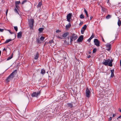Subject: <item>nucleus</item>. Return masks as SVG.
Masks as SVG:
<instances>
[{
    "instance_id": "f257e3e1",
    "label": "nucleus",
    "mask_w": 121,
    "mask_h": 121,
    "mask_svg": "<svg viewBox=\"0 0 121 121\" xmlns=\"http://www.w3.org/2000/svg\"><path fill=\"white\" fill-rule=\"evenodd\" d=\"M17 73V70H15L5 80L7 83H8L14 77Z\"/></svg>"
},
{
    "instance_id": "f03ea898",
    "label": "nucleus",
    "mask_w": 121,
    "mask_h": 121,
    "mask_svg": "<svg viewBox=\"0 0 121 121\" xmlns=\"http://www.w3.org/2000/svg\"><path fill=\"white\" fill-rule=\"evenodd\" d=\"M113 61L112 59L110 60V59H108L105 60V61L102 62V64L105 66L108 65L110 67L112 66V63Z\"/></svg>"
},
{
    "instance_id": "7ed1b4c3",
    "label": "nucleus",
    "mask_w": 121,
    "mask_h": 121,
    "mask_svg": "<svg viewBox=\"0 0 121 121\" xmlns=\"http://www.w3.org/2000/svg\"><path fill=\"white\" fill-rule=\"evenodd\" d=\"M78 37V36L77 35L74 34H72L71 35L70 37V41L71 43L73 40H75Z\"/></svg>"
},
{
    "instance_id": "20e7f679",
    "label": "nucleus",
    "mask_w": 121,
    "mask_h": 121,
    "mask_svg": "<svg viewBox=\"0 0 121 121\" xmlns=\"http://www.w3.org/2000/svg\"><path fill=\"white\" fill-rule=\"evenodd\" d=\"M28 21L30 27L31 28L33 25L34 21L33 19H29Z\"/></svg>"
},
{
    "instance_id": "39448f33",
    "label": "nucleus",
    "mask_w": 121,
    "mask_h": 121,
    "mask_svg": "<svg viewBox=\"0 0 121 121\" xmlns=\"http://www.w3.org/2000/svg\"><path fill=\"white\" fill-rule=\"evenodd\" d=\"M86 97L89 98L91 94L90 91L88 89H87L86 91Z\"/></svg>"
},
{
    "instance_id": "423d86ee",
    "label": "nucleus",
    "mask_w": 121,
    "mask_h": 121,
    "mask_svg": "<svg viewBox=\"0 0 121 121\" xmlns=\"http://www.w3.org/2000/svg\"><path fill=\"white\" fill-rule=\"evenodd\" d=\"M94 42L95 45L97 47L99 46V42L97 39H95L94 40Z\"/></svg>"
},
{
    "instance_id": "0eeeda50",
    "label": "nucleus",
    "mask_w": 121,
    "mask_h": 121,
    "mask_svg": "<svg viewBox=\"0 0 121 121\" xmlns=\"http://www.w3.org/2000/svg\"><path fill=\"white\" fill-rule=\"evenodd\" d=\"M45 37L43 36H41L39 38V39H38V43H43L44 40V39Z\"/></svg>"
},
{
    "instance_id": "6e6552de",
    "label": "nucleus",
    "mask_w": 121,
    "mask_h": 121,
    "mask_svg": "<svg viewBox=\"0 0 121 121\" xmlns=\"http://www.w3.org/2000/svg\"><path fill=\"white\" fill-rule=\"evenodd\" d=\"M74 103L73 102L71 103H68L67 104V106L69 108H72L73 107V105Z\"/></svg>"
},
{
    "instance_id": "1a4fd4ad",
    "label": "nucleus",
    "mask_w": 121,
    "mask_h": 121,
    "mask_svg": "<svg viewBox=\"0 0 121 121\" xmlns=\"http://www.w3.org/2000/svg\"><path fill=\"white\" fill-rule=\"evenodd\" d=\"M72 14L71 13H69L67 15V21L69 22L70 21V19L71 18Z\"/></svg>"
},
{
    "instance_id": "9d476101",
    "label": "nucleus",
    "mask_w": 121,
    "mask_h": 121,
    "mask_svg": "<svg viewBox=\"0 0 121 121\" xmlns=\"http://www.w3.org/2000/svg\"><path fill=\"white\" fill-rule=\"evenodd\" d=\"M106 47L108 48L106 49L107 51H109L111 49V45L109 43H108L106 45Z\"/></svg>"
},
{
    "instance_id": "9b49d317",
    "label": "nucleus",
    "mask_w": 121,
    "mask_h": 121,
    "mask_svg": "<svg viewBox=\"0 0 121 121\" xmlns=\"http://www.w3.org/2000/svg\"><path fill=\"white\" fill-rule=\"evenodd\" d=\"M83 36L81 35L77 39L78 42H81L83 39Z\"/></svg>"
},
{
    "instance_id": "f8f14e48",
    "label": "nucleus",
    "mask_w": 121,
    "mask_h": 121,
    "mask_svg": "<svg viewBox=\"0 0 121 121\" xmlns=\"http://www.w3.org/2000/svg\"><path fill=\"white\" fill-rule=\"evenodd\" d=\"M32 97H37L38 96V93L34 92L32 93L31 95Z\"/></svg>"
},
{
    "instance_id": "ddd939ff",
    "label": "nucleus",
    "mask_w": 121,
    "mask_h": 121,
    "mask_svg": "<svg viewBox=\"0 0 121 121\" xmlns=\"http://www.w3.org/2000/svg\"><path fill=\"white\" fill-rule=\"evenodd\" d=\"M45 71L44 69H42L41 70L40 73L41 74L42 76H43L44 74L45 73Z\"/></svg>"
},
{
    "instance_id": "4468645a",
    "label": "nucleus",
    "mask_w": 121,
    "mask_h": 121,
    "mask_svg": "<svg viewBox=\"0 0 121 121\" xmlns=\"http://www.w3.org/2000/svg\"><path fill=\"white\" fill-rule=\"evenodd\" d=\"M42 4V3L41 1L39 2L38 4V9H39L40 10H41L42 8V7H41Z\"/></svg>"
},
{
    "instance_id": "2eb2a0df",
    "label": "nucleus",
    "mask_w": 121,
    "mask_h": 121,
    "mask_svg": "<svg viewBox=\"0 0 121 121\" xmlns=\"http://www.w3.org/2000/svg\"><path fill=\"white\" fill-rule=\"evenodd\" d=\"M111 77H112L114 76V70L113 69L111 70Z\"/></svg>"
},
{
    "instance_id": "dca6fc26",
    "label": "nucleus",
    "mask_w": 121,
    "mask_h": 121,
    "mask_svg": "<svg viewBox=\"0 0 121 121\" xmlns=\"http://www.w3.org/2000/svg\"><path fill=\"white\" fill-rule=\"evenodd\" d=\"M68 34V33H64L62 35V37L64 38H65L67 36Z\"/></svg>"
},
{
    "instance_id": "f3484780",
    "label": "nucleus",
    "mask_w": 121,
    "mask_h": 121,
    "mask_svg": "<svg viewBox=\"0 0 121 121\" xmlns=\"http://www.w3.org/2000/svg\"><path fill=\"white\" fill-rule=\"evenodd\" d=\"M22 35V33L21 32H19L17 34V36L18 38H20Z\"/></svg>"
},
{
    "instance_id": "a211bd4d",
    "label": "nucleus",
    "mask_w": 121,
    "mask_h": 121,
    "mask_svg": "<svg viewBox=\"0 0 121 121\" xmlns=\"http://www.w3.org/2000/svg\"><path fill=\"white\" fill-rule=\"evenodd\" d=\"M117 24L119 26H121V21L120 19H118L117 22Z\"/></svg>"
},
{
    "instance_id": "6ab92c4d",
    "label": "nucleus",
    "mask_w": 121,
    "mask_h": 121,
    "mask_svg": "<svg viewBox=\"0 0 121 121\" xmlns=\"http://www.w3.org/2000/svg\"><path fill=\"white\" fill-rule=\"evenodd\" d=\"M44 28H39V29H38V31L39 32H42L43 31V30L44 29Z\"/></svg>"
},
{
    "instance_id": "aec40b11",
    "label": "nucleus",
    "mask_w": 121,
    "mask_h": 121,
    "mask_svg": "<svg viewBox=\"0 0 121 121\" xmlns=\"http://www.w3.org/2000/svg\"><path fill=\"white\" fill-rule=\"evenodd\" d=\"M71 26V25L70 24V23H69L67 25H66V26H65V27H66V29H68V28H69Z\"/></svg>"
},
{
    "instance_id": "412c9836",
    "label": "nucleus",
    "mask_w": 121,
    "mask_h": 121,
    "mask_svg": "<svg viewBox=\"0 0 121 121\" xmlns=\"http://www.w3.org/2000/svg\"><path fill=\"white\" fill-rule=\"evenodd\" d=\"M12 40L11 39H7L6 40V41H5V43H7L11 41Z\"/></svg>"
},
{
    "instance_id": "4be33fe9",
    "label": "nucleus",
    "mask_w": 121,
    "mask_h": 121,
    "mask_svg": "<svg viewBox=\"0 0 121 121\" xmlns=\"http://www.w3.org/2000/svg\"><path fill=\"white\" fill-rule=\"evenodd\" d=\"M86 25H84L82 27V29L85 30L86 28Z\"/></svg>"
},
{
    "instance_id": "5701e85b",
    "label": "nucleus",
    "mask_w": 121,
    "mask_h": 121,
    "mask_svg": "<svg viewBox=\"0 0 121 121\" xmlns=\"http://www.w3.org/2000/svg\"><path fill=\"white\" fill-rule=\"evenodd\" d=\"M13 56V55H12L10 56L7 59V60H9L10 59H11L12 58Z\"/></svg>"
},
{
    "instance_id": "b1692460",
    "label": "nucleus",
    "mask_w": 121,
    "mask_h": 121,
    "mask_svg": "<svg viewBox=\"0 0 121 121\" xmlns=\"http://www.w3.org/2000/svg\"><path fill=\"white\" fill-rule=\"evenodd\" d=\"M80 17L81 19L84 18V16L83 14H82L80 15Z\"/></svg>"
},
{
    "instance_id": "393cba45",
    "label": "nucleus",
    "mask_w": 121,
    "mask_h": 121,
    "mask_svg": "<svg viewBox=\"0 0 121 121\" xmlns=\"http://www.w3.org/2000/svg\"><path fill=\"white\" fill-rule=\"evenodd\" d=\"M20 3V1H16L15 2V4L16 5L19 4Z\"/></svg>"
},
{
    "instance_id": "a878e982",
    "label": "nucleus",
    "mask_w": 121,
    "mask_h": 121,
    "mask_svg": "<svg viewBox=\"0 0 121 121\" xmlns=\"http://www.w3.org/2000/svg\"><path fill=\"white\" fill-rule=\"evenodd\" d=\"M14 11L16 13H17V14H19L17 9H14Z\"/></svg>"
},
{
    "instance_id": "bb28decb",
    "label": "nucleus",
    "mask_w": 121,
    "mask_h": 121,
    "mask_svg": "<svg viewBox=\"0 0 121 121\" xmlns=\"http://www.w3.org/2000/svg\"><path fill=\"white\" fill-rule=\"evenodd\" d=\"M111 17V16L110 15H108L106 17V18L107 19H108Z\"/></svg>"
},
{
    "instance_id": "cd10ccee",
    "label": "nucleus",
    "mask_w": 121,
    "mask_h": 121,
    "mask_svg": "<svg viewBox=\"0 0 121 121\" xmlns=\"http://www.w3.org/2000/svg\"><path fill=\"white\" fill-rule=\"evenodd\" d=\"M14 28L15 30L16 31H17V26H15L14 27Z\"/></svg>"
},
{
    "instance_id": "c85d7f7f",
    "label": "nucleus",
    "mask_w": 121,
    "mask_h": 121,
    "mask_svg": "<svg viewBox=\"0 0 121 121\" xmlns=\"http://www.w3.org/2000/svg\"><path fill=\"white\" fill-rule=\"evenodd\" d=\"M38 58L37 53L36 55L35 56V59H37Z\"/></svg>"
},
{
    "instance_id": "c756f323",
    "label": "nucleus",
    "mask_w": 121,
    "mask_h": 121,
    "mask_svg": "<svg viewBox=\"0 0 121 121\" xmlns=\"http://www.w3.org/2000/svg\"><path fill=\"white\" fill-rule=\"evenodd\" d=\"M27 0H24L23 1L22 3V4H24L25 3H26V2Z\"/></svg>"
},
{
    "instance_id": "7c9ffc66",
    "label": "nucleus",
    "mask_w": 121,
    "mask_h": 121,
    "mask_svg": "<svg viewBox=\"0 0 121 121\" xmlns=\"http://www.w3.org/2000/svg\"><path fill=\"white\" fill-rule=\"evenodd\" d=\"M85 30L82 29L81 30V33L82 34H83L84 33Z\"/></svg>"
},
{
    "instance_id": "2f4dec72",
    "label": "nucleus",
    "mask_w": 121,
    "mask_h": 121,
    "mask_svg": "<svg viewBox=\"0 0 121 121\" xmlns=\"http://www.w3.org/2000/svg\"><path fill=\"white\" fill-rule=\"evenodd\" d=\"M96 51V48H94L93 51V53H95Z\"/></svg>"
},
{
    "instance_id": "473e14b6",
    "label": "nucleus",
    "mask_w": 121,
    "mask_h": 121,
    "mask_svg": "<svg viewBox=\"0 0 121 121\" xmlns=\"http://www.w3.org/2000/svg\"><path fill=\"white\" fill-rule=\"evenodd\" d=\"M61 32V31L60 30H56V33L59 32Z\"/></svg>"
},
{
    "instance_id": "72a5a7b5",
    "label": "nucleus",
    "mask_w": 121,
    "mask_h": 121,
    "mask_svg": "<svg viewBox=\"0 0 121 121\" xmlns=\"http://www.w3.org/2000/svg\"><path fill=\"white\" fill-rule=\"evenodd\" d=\"M53 43V41L52 40H51L49 41V43Z\"/></svg>"
},
{
    "instance_id": "f704fd0d",
    "label": "nucleus",
    "mask_w": 121,
    "mask_h": 121,
    "mask_svg": "<svg viewBox=\"0 0 121 121\" xmlns=\"http://www.w3.org/2000/svg\"><path fill=\"white\" fill-rule=\"evenodd\" d=\"M94 37V35L93 34L92 35V36H91V37L90 38L91 39H92V38H93Z\"/></svg>"
},
{
    "instance_id": "c9c22d12",
    "label": "nucleus",
    "mask_w": 121,
    "mask_h": 121,
    "mask_svg": "<svg viewBox=\"0 0 121 121\" xmlns=\"http://www.w3.org/2000/svg\"><path fill=\"white\" fill-rule=\"evenodd\" d=\"M84 11L85 12L86 14L87 13V11L86 10V9H84Z\"/></svg>"
},
{
    "instance_id": "e433bc0d",
    "label": "nucleus",
    "mask_w": 121,
    "mask_h": 121,
    "mask_svg": "<svg viewBox=\"0 0 121 121\" xmlns=\"http://www.w3.org/2000/svg\"><path fill=\"white\" fill-rule=\"evenodd\" d=\"M91 39L90 38L88 39L87 41L89 42H90Z\"/></svg>"
},
{
    "instance_id": "4c0bfd02",
    "label": "nucleus",
    "mask_w": 121,
    "mask_h": 121,
    "mask_svg": "<svg viewBox=\"0 0 121 121\" xmlns=\"http://www.w3.org/2000/svg\"><path fill=\"white\" fill-rule=\"evenodd\" d=\"M8 31H9V33L11 34H12L13 33L12 32H11V31L10 30H8Z\"/></svg>"
},
{
    "instance_id": "58836bf2",
    "label": "nucleus",
    "mask_w": 121,
    "mask_h": 121,
    "mask_svg": "<svg viewBox=\"0 0 121 121\" xmlns=\"http://www.w3.org/2000/svg\"><path fill=\"white\" fill-rule=\"evenodd\" d=\"M3 31H4L3 29H0V32H2Z\"/></svg>"
},
{
    "instance_id": "ea45409f",
    "label": "nucleus",
    "mask_w": 121,
    "mask_h": 121,
    "mask_svg": "<svg viewBox=\"0 0 121 121\" xmlns=\"http://www.w3.org/2000/svg\"><path fill=\"white\" fill-rule=\"evenodd\" d=\"M82 24H83V22H81L79 24V25L80 26L81 25H82Z\"/></svg>"
},
{
    "instance_id": "a19ab883",
    "label": "nucleus",
    "mask_w": 121,
    "mask_h": 121,
    "mask_svg": "<svg viewBox=\"0 0 121 121\" xmlns=\"http://www.w3.org/2000/svg\"><path fill=\"white\" fill-rule=\"evenodd\" d=\"M112 119V117H110L109 118V121H111Z\"/></svg>"
},
{
    "instance_id": "79ce46f5",
    "label": "nucleus",
    "mask_w": 121,
    "mask_h": 121,
    "mask_svg": "<svg viewBox=\"0 0 121 121\" xmlns=\"http://www.w3.org/2000/svg\"><path fill=\"white\" fill-rule=\"evenodd\" d=\"M86 16H87V17H88V13H86Z\"/></svg>"
},
{
    "instance_id": "37998d69",
    "label": "nucleus",
    "mask_w": 121,
    "mask_h": 121,
    "mask_svg": "<svg viewBox=\"0 0 121 121\" xmlns=\"http://www.w3.org/2000/svg\"><path fill=\"white\" fill-rule=\"evenodd\" d=\"M121 117V116H119L117 118V119H118V118H120Z\"/></svg>"
},
{
    "instance_id": "c03bdc74",
    "label": "nucleus",
    "mask_w": 121,
    "mask_h": 121,
    "mask_svg": "<svg viewBox=\"0 0 121 121\" xmlns=\"http://www.w3.org/2000/svg\"><path fill=\"white\" fill-rule=\"evenodd\" d=\"M116 116V115L115 114H113V115L112 117H115V116Z\"/></svg>"
},
{
    "instance_id": "a18cd8bd",
    "label": "nucleus",
    "mask_w": 121,
    "mask_h": 121,
    "mask_svg": "<svg viewBox=\"0 0 121 121\" xmlns=\"http://www.w3.org/2000/svg\"><path fill=\"white\" fill-rule=\"evenodd\" d=\"M91 57V56L90 55H89L87 56V58H89Z\"/></svg>"
},
{
    "instance_id": "49530a36",
    "label": "nucleus",
    "mask_w": 121,
    "mask_h": 121,
    "mask_svg": "<svg viewBox=\"0 0 121 121\" xmlns=\"http://www.w3.org/2000/svg\"><path fill=\"white\" fill-rule=\"evenodd\" d=\"M8 10H7L6 11V15H7V13H8Z\"/></svg>"
},
{
    "instance_id": "de8ad7c7",
    "label": "nucleus",
    "mask_w": 121,
    "mask_h": 121,
    "mask_svg": "<svg viewBox=\"0 0 121 121\" xmlns=\"http://www.w3.org/2000/svg\"><path fill=\"white\" fill-rule=\"evenodd\" d=\"M93 18V17L92 16H91L90 17V19L91 20V19L92 18Z\"/></svg>"
},
{
    "instance_id": "09e8293b",
    "label": "nucleus",
    "mask_w": 121,
    "mask_h": 121,
    "mask_svg": "<svg viewBox=\"0 0 121 121\" xmlns=\"http://www.w3.org/2000/svg\"><path fill=\"white\" fill-rule=\"evenodd\" d=\"M3 51H6V49H5V48H4L3 49Z\"/></svg>"
},
{
    "instance_id": "8fccbe9b",
    "label": "nucleus",
    "mask_w": 121,
    "mask_h": 121,
    "mask_svg": "<svg viewBox=\"0 0 121 121\" xmlns=\"http://www.w3.org/2000/svg\"><path fill=\"white\" fill-rule=\"evenodd\" d=\"M102 41H103L104 42V39L103 38H102Z\"/></svg>"
},
{
    "instance_id": "3c124183",
    "label": "nucleus",
    "mask_w": 121,
    "mask_h": 121,
    "mask_svg": "<svg viewBox=\"0 0 121 121\" xmlns=\"http://www.w3.org/2000/svg\"><path fill=\"white\" fill-rule=\"evenodd\" d=\"M40 92H38V95L40 94Z\"/></svg>"
},
{
    "instance_id": "603ef678",
    "label": "nucleus",
    "mask_w": 121,
    "mask_h": 121,
    "mask_svg": "<svg viewBox=\"0 0 121 121\" xmlns=\"http://www.w3.org/2000/svg\"><path fill=\"white\" fill-rule=\"evenodd\" d=\"M1 52L0 51V55H1Z\"/></svg>"
},
{
    "instance_id": "864d4df0",
    "label": "nucleus",
    "mask_w": 121,
    "mask_h": 121,
    "mask_svg": "<svg viewBox=\"0 0 121 121\" xmlns=\"http://www.w3.org/2000/svg\"><path fill=\"white\" fill-rule=\"evenodd\" d=\"M120 65L121 66V63L120 62Z\"/></svg>"
},
{
    "instance_id": "5fc2aeb1",
    "label": "nucleus",
    "mask_w": 121,
    "mask_h": 121,
    "mask_svg": "<svg viewBox=\"0 0 121 121\" xmlns=\"http://www.w3.org/2000/svg\"><path fill=\"white\" fill-rule=\"evenodd\" d=\"M120 62L121 63V59L120 60Z\"/></svg>"
},
{
    "instance_id": "6e6d98bb",
    "label": "nucleus",
    "mask_w": 121,
    "mask_h": 121,
    "mask_svg": "<svg viewBox=\"0 0 121 121\" xmlns=\"http://www.w3.org/2000/svg\"><path fill=\"white\" fill-rule=\"evenodd\" d=\"M17 5H16V7H17Z\"/></svg>"
},
{
    "instance_id": "4d7b16f0",
    "label": "nucleus",
    "mask_w": 121,
    "mask_h": 121,
    "mask_svg": "<svg viewBox=\"0 0 121 121\" xmlns=\"http://www.w3.org/2000/svg\"><path fill=\"white\" fill-rule=\"evenodd\" d=\"M120 112H121V110H120Z\"/></svg>"
},
{
    "instance_id": "13d9d810",
    "label": "nucleus",
    "mask_w": 121,
    "mask_h": 121,
    "mask_svg": "<svg viewBox=\"0 0 121 121\" xmlns=\"http://www.w3.org/2000/svg\"><path fill=\"white\" fill-rule=\"evenodd\" d=\"M59 38H60V37H58Z\"/></svg>"
}]
</instances>
